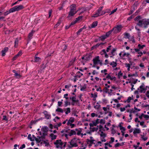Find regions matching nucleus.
Wrapping results in <instances>:
<instances>
[{
    "instance_id": "obj_1",
    "label": "nucleus",
    "mask_w": 149,
    "mask_h": 149,
    "mask_svg": "<svg viewBox=\"0 0 149 149\" xmlns=\"http://www.w3.org/2000/svg\"><path fill=\"white\" fill-rule=\"evenodd\" d=\"M76 5L75 4H73L70 5V11L68 13V15L67 18H70L71 17L73 16L77 12L76 10Z\"/></svg>"
},
{
    "instance_id": "obj_2",
    "label": "nucleus",
    "mask_w": 149,
    "mask_h": 149,
    "mask_svg": "<svg viewBox=\"0 0 149 149\" xmlns=\"http://www.w3.org/2000/svg\"><path fill=\"white\" fill-rule=\"evenodd\" d=\"M149 19H143L139 21L138 22L136 23V25L139 27H142L143 25L144 28H146L147 27V26L149 25Z\"/></svg>"
},
{
    "instance_id": "obj_3",
    "label": "nucleus",
    "mask_w": 149,
    "mask_h": 149,
    "mask_svg": "<svg viewBox=\"0 0 149 149\" xmlns=\"http://www.w3.org/2000/svg\"><path fill=\"white\" fill-rule=\"evenodd\" d=\"M12 8L14 12H15L22 10L24 8V7L22 5H20L18 6H15Z\"/></svg>"
},
{
    "instance_id": "obj_4",
    "label": "nucleus",
    "mask_w": 149,
    "mask_h": 149,
    "mask_svg": "<svg viewBox=\"0 0 149 149\" xmlns=\"http://www.w3.org/2000/svg\"><path fill=\"white\" fill-rule=\"evenodd\" d=\"M99 58L100 57L99 56H95L93 60V63H94L95 64H97L99 62H100Z\"/></svg>"
},
{
    "instance_id": "obj_5",
    "label": "nucleus",
    "mask_w": 149,
    "mask_h": 149,
    "mask_svg": "<svg viewBox=\"0 0 149 149\" xmlns=\"http://www.w3.org/2000/svg\"><path fill=\"white\" fill-rule=\"evenodd\" d=\"M95 140L94 139H91V140H89V139H87L86 140V142L88 144L89 143V142L90 143V144L88 145V146L89 147H91L92 146V144H95V143H94V141H95Z\"/></svg>"
},
{
    "instance_id": "obj_6",
    "label": "nucleus",
    "mask_w": 149,
    "mask_h": 149,
    "mask_svg": "<svg viewBox=\"0 0 149 149\" xmlns=\"http://www.w3.org/2000/svg\"><path fill=\"white\" fill-rule=\"evenodd\" d=\"M85 58L84 61H85V62H86L87 61L90 60L92 58V55L91 53L87 54L85 55Z\"/></svg>"
},
{
    "instance_id": "obj_7",
    "label": "nucleus",
    "mask_w": 149,
    "mask_h": 149,
    "mask_svg": "<svg viewBox=\"0 0 149 149\" xmlns=\"http://www.w3.org/2000/svg\"><path fill=\"white\" fill-rule=\"evenodd\" d=\"M43 113L45 115V117L47 119H49L51 118V115L49 114H48L47 111H44L43 112Z\"/></svg>"
},
{
    "instance_id": "obj_8",
    "label": "nucleus",
    "mask_w": 149,
    "mask_h": 149,
    "mask_svg": "<svg viewBox=\"0 0 149 149\" xmlns=\"http://www.w3.org/2000/svg\"><path fill=\"white\" fill-rule=\"evenodd\" d=\"M8 50V48L7 47H6L4 48L3 50L1 51L2 56H4L6 55V53L7 52Z\"/></svg>"
},
{
    "instance_id": "obj_9",
    "label": "nucleus",
    "mask_w": 149,
    "mask_h": 149,
    "mask_svg": "<svg viewBox=\"0 0 149 149\" xmlns=\"http://www.w3.org/2000/svg\"><path fill=\"white\" fill-rule=\"evenodd\" d=\"M117 60H116V61L114 62L113 61L112 62H111L110 64L111 65L113 68H115L116 67L117 65Z\"/></svg>"
},
{
    "instance_id": "obj_10",
    "label": "nucleus",
    "mask_w": 149,
    "mask_h": 149,
    "mask_svg": "<svg viewBox=\"0 0 149 149\" xmlns=\"http://www.w3.org/2000/svg\"><path fill=\"white\" fill-rule=\"evenodd\" d=\"M41 130L44 133H46L49 130V129L47 126H45L42 127Z\"/></svg>"
},
{
    "instance_id": "obj_11",
    "label": "nucleus",
    "mask_w": 149,
    "mask_h": 149,
    "mask_svg": "<svg viewBox=\"0 0 149 149\" xmlns=\"http://www.w3.org/2000/svg\"><path fill=\"white\" fill-rule=\"evenodd\" d=\"M13 12H14V11L13 10V8H12L10 9L8 11H7L6 12H5L4 15L5 16Z\"/></svg>"
},
{
    "instance_id": "obj_12",
    "label": "nucleus",
    "mask_w": 149,
    "mask_h": 149,
    "mask_svg": "<svg viewBox=\"0 0 149 149\" xmlns=\"http://www.w3.org/2000/svg\"><path fill=\"white\" fill-rule=\"evenodd\" d=\"M141 132V130L140 129L138 128H135L134 130L133 133L134 134H136L137 133H140Z\"/></svg>"
},
{
    "instance_id": "obj_13",
    "label": "nucleus",
    "mask_w": 149,
    "mask_h": 149,
    "mask_svg": "<svg viewBox=\"0 0 149 149\" xmlns=\"http://www.w3.org/2000/svg\"><path fill=\"white\" fill-rule=\"evenodd\" d=\"M139 88L141 89L140 91L141 93H143L144 91V92H143V93H144L146 90H147L146 88H145L144 86L143 87L142 86H140Z\"/></svg>"
},
{
    "instance_id": "obj_14",
    "label": "nucleus",
    "mask_w": 149,
    "mask_h": 149,
    "mask_svg": "<svg viewBox=\"0 0 149 149\" xmlns=\"http://www.w3.org/2000/svg\"><path fill=\"white\" fill-rule=\"evenodd\" d=\"M76 134V132L74 130H71L69 134L68 135L70 136H71L72 135H75Z\"/></svg>"
},
{
    "instance_id": "obj_15",
    "label": "nucleus",
    "mask_w": 149,
    "mask_h": 149,
    "mask_svg": "<svg viewBox=\"0 0 149 149\" xmlns=\"http://www.w3.org/2000/svg\"><path fill=\"white\" fill-rule=\"evenodd\" d=\"M98 22L96 21L93 22L91 24V28H95V26H97V24Z\"/></svg>"
},
{
    "instance_id": "obj_16",
    "label": "nucleus",
    "mask_w": 149,
    "mask_h": 149,
    "mask_svg": "<svg viewBox=\"0 0 149 149\" xmlns=\"http://www.w3.org/2000/svg\"><path fill=\"white\" fill-rule=\"evenodd\" d=\"M61 18H59L58 21L57 22V23L54 26V28H57L58 26L60 24V23L61 22Z\"/></svg>"
},
{
    "instance_id": "obj_17",
    "label": "nucleus",
    "mask_w": 149,
    "mask_h": 149,
    "mask_svg": "<svg viewBox=\"0 0 149 149\" xmlns=\"http://www.w3.org/2000/svg\"><path fill=\"white\" fill-rule=\"evenodd\" d=\"M50 136L51 137V139L52 140H54L56 139L57 137V136L56 135H54L52 133L50 134Z\"/></svg>"
},
{
    "instance_id": "obj_18",
    "label": "nucleus",
    "mask_w": 149,
    "mask_h": 149,
    "mask_svg": "<svg viewBox=\"0 0 149 149\" xmlns=\"http://www.w3.org/2000/svg\"><path fill=\"white\" fill-rule=\"evenodd\" d=\"M2 120L5 121L7 123L8 121V118L6 116L4 115L3 116Z\"/></svg>"
},
{
    "instance_id": "obj_19",
    "label": "nucleus",
    "mask_w": 149,
    "mask_h": 149,
    "mask_svg": "<svg viewBox=\"0 0 149 149\" xmlns=\"http://www.w3.org/2000/svg\"><path fill=\"white\" fill-rule=\"evenodd\" d=\"M107 37L105 36V35H103L99 37V40H101L103 41Z\"/></svg>"
},
{
    "instance_id": "obj_20",
    "label": "nucleus",
    "mask_w": 149,
    "mask_h": 149,
    "mask_svg": "<svg viewBox=\"0 0 149 149\" xmlns=\"http://www.w3.org/2000/svg\"><path fill=\"white\" fill-rule=\"evenodd\" d=\"M32 137L35 139L37 143H39L42 141L41 139H38L33 135H32Z\"/></svg>"
},
{
    "instance_id": "obj_21",
    "label": "nucleus",
    "mask_w": 149,
    "mask_h": 149,
    "mask_svg": "<svg viewBox=\"0 0 149 149\" xmlns=\"http://www.w3.org/2000/svg\"><path fill=\"white\" fill-rule=\"evenodd\" d=\"M34 62H38L39 61L41 60V58L39 57H38L35 56L34 58Z\"/></svg>"
},
{
    "instance_id": "obj_22",
    "label": "nucleus",
    "mask_w": 149,
    "mask_h": 149,
    "mask_svg": "<svg viewBox=\"0 0 149 149\" xmlns=\"http://www.w3.org/2000/svg\"><path fill=\"white\" fill-rule=\"evenodd\" d=\"M116 27L117 29V30H118V32H120L122 28V26L121 25H118Z\"/></svg>"
},
{
    "instance_id": "obj_23",
    "label": "nucleus",
    "mask_w": 149,
    "mask_h": 149,
    "mask_svg": "<svg viewBox=\"0 0 149 149\" xmlns=\"http://www.w3.org/2000/svg\"><path fill=\"white\" fill-rule=\"evenodd\" d=\"M35 32V31H31L29 33L28 35V38L30 39L33 36V33Z\"/></svg>"
},
{
    "instance_id": "obj_24",
    "label": "nucleus",
    "mask_w": 149,
    "mask_h": 149,
    "mask_svg": "<svg viewBox=\"0 0 149 149\" xmlns=\"http://www.w3.org/2000/svg\"><path fill=\"white\" fill-rule=\"evenodd\" d=\"M142 18V17L140 15L137 16L134 19L135 21H136L138 22L139 19H141Z\"/></svg>"
},
{
    "instance_id": "obj_25",
    "label": "nucleus",
    "mask_w": 149,
    "mask_h": 149,
    "mask_svg": "<svg viewBox=\"0 0 149 149\" xmlns=\"http://www.w3.org/2000/svg\"><path fill=\"white\" fill-rule=\"evenodd\" d=\"M18 38H17L15 40V47H17L18 45Z\"/></svg>"
},
{
    "instance_id": "obj_26",
    "label": "nucleus",
    "mask_w": 149,
    "mask_h": 149,
    "mask_svg": "<svg viewBox=\"0 0 149 149\" xmlns=\"http://www.w3.org/2000/svg\"><path fill=\"white\" fill-rule=\"evenodd\" d=\"M93 124L90 123L89 124V125L91 127H93L94 126H96L97 125V123L94 121H92Z\"/></svg>"
},
{
    "instance_id": "obj_27",
    "label": "nucleus",
    "mask_w": 149,
    "mask_h": 149,
    "mask_svg": "<svg viewBox=\"0 0 149 149\" xmlns=\"http://www.w3.org/2000/svg\"><path fill=\"white\" fill-rule=\"evenodd\" d=\"M112 32V30H111L106 33L105 36L107 38L109 37V35Z\"/></svg>"
},
{
    "instance_id": "obj_28",
    "label": "nucleus",
    "mask_w": 149,
    "mask_h": 149,
    "mask_svg": "<svg viewBox=\"0 0 149 149\" xmlns=\"http://www.w3.org/2000/svg\"><path fill=\"white\" fill-rule=\"evenodd\" d=\"M133 76L136 77H137L138 76V75L137 74V72H136L135 73V74H129L128 75V76L129 77H132Z\"/></svg>"
},
{
    "instance_id": "obj_29",
    "label": "nucleus",
    "mask_w": 149,
    "mask_h": 149,
    "mask_svg": "<svg viewBox=\"0 0 149 149\" xmlns=\"http://www.w3.org/2000/svg\"><path fill=\"white\" fill-rule=\"evenodd\" d=\"M100 105L99 104L98 102L97 103V105L96 106H95L94 107L95 109H99L100 108Z\"/></svg>"
},
{
    "instance_id": "obj_30",
    "label": "nucleus",
    "mask_w": 149,
    "mask_h": 149,
    "mask_svg": "<svg viewBox=\"0 0 149 149\" xmlns=\"http://www.w3.org/2000/svg\"><path fill=\"white\" fill-rule=\"evenodd\" d=\"M14 75L16 78L18 79L22 77L21 75H20L19 74H18L17 73L15 74Z\"/></svg>"
},
{
    "instance_id": "obj_31",
    "label": "nucleus",
    "mask_w": 149,
    "mask_h": 149,
    "mask_svg": "<svg viewBox=\"0 0 149 149\" xmlns=\"http://www.w3.org/2000/svg\"><path fill=\"white\" fill-rule=\"evenodd\" d=\"M56 112H58L61 113H63V110L61 108H58L56 110Z\"/></svg>"
},
{
    "instance_id": "obj_32",
    "label": "nucleus",
    "mask_w": 149,
    "mask_h": 149,
    "mask_svg": "<svg viewBox=\"0 0 149 149\" xmlns=\"http://www.w3.org/2000/svg\"><path fill=\"white\" fill-rule=\"evenodd\" d=\"M133 98H132L131 97H129L125 101V102H127L128 103H129L130 100H133Z\"/></svg>"
},
{
    "instance_id": "obj_33",
    "label": "nucleus",
    "mask_w": 149,
    "mask_h": 149,
    "mask_svg": "<svg viewBox=\"0 0 149 149\" xmlns=\"http://www.w3.org/2000/svg\"><path fill=\"white\" fill-rule=\"evenodd\" d=\"M125 35V38H128L129 39V37H130V34L128 33H125L124 34Z\"/></svg>"
},
{
    "instance_id": "obj_34",
    "label": "nucleus",
    "mask_w": 149,
    "mask_h": 149,
    "mask_svg": "<svg viewBox=\"0 0 149 149\" xmlns=\"http://www.w3.org/2000/svg\"><path fill=\"white\" fill-rule=\"evenodd\" d=\"M92 97H93V98H96L97 97V93L96 92H95L94 93V94H93L92 93L91 94Z\"/></svg>"
},
{
    "instance_id": "obj_35",
    "label": "nucleus",
    "mask_w": 149,
    "mask_h": 149,
    "mask_svg": "<svg viewBox=\"0 0 149 149\" xmlns=\"http://www.w3.org/2000/svg\"><path fill=\"white\" fill-rule=\"evenodd\" d=\"M138 46L139 49H142L144 47H145V45H141L140 44H139L138 45Z\"/></svg>"
},
{
    "instance_id": "obj_36",
    "label": "nucleus",
    "mask_w": 149,
    "mask_h": 149,
    "mask_svg": "<svg viewBox=\"0 0 149 149\" xmlns=\"http://www.w3.org/2000/svg\"><path fill=\"white\" fill-rule=\"evenodd\" d=\"M117 29H116V27H114L113 29H112L111 30H112V32L113 31L114 33H117L118 32H119L118 31Z\"/></svg>"
},
{
    "instance_id": "obj_37",
    "label": "nucleus",
    "mask_w": 149,
    "mask_h": 149,
    "mask_svg": "<svg viewBox=\"0 0 149 149\" xmlns=\"http://www.w3.org/2000/svg\"><path fill=\"white\" fill-rule=\"evenodd\" d=\"M116 48H113V49L111 52V53L112 54L113 56H114L115 55L114 53L116 51Z\"/></svg>"
},
{
    "instance_id": "obj_38",
    "label": "nucleus",
    "mask_w": 149,
    "mask_h": 149,
    "mask_svg": "<svg viewBox=\"0 0 149 149\" xmlns=\"http://www.w3.org/2000/svg\"><path fill=\"white\" fill-rule=\"evenodd\" d=\"M109 90V89H108V88H107V87H105L103 89V90L102 91H104V92L107 93L108 92Z\"/></svg>"
},
{
    "instance_id": "obj_39",
    "label": "nucleus",
    "mask_w": 149,
    "mask_h": 149,
    "mask_svg": "<svg viewBox=\"0 0 149 149\" xmlns=\"http://www.w3.org/2000/svg\"><path fill=\"white\" fill-rule=\"evenodd\" d=\"M86 88V85L85 84L83 87H81L80 90L81 91H84Z\"/></svg>"
},
{
    "instance_id": "obj_40",
    "label": "nucleus",
    "mask_w": 149,
    "mask_h": 149,
    "mask_svg": "<svg viewBox=\"0 0 149 149\" xmlns=\"http://www.w3.org/2000/svg\"><path fill=\"white\" fill-rule=\"evenodd\" d=\"M66 110L67 111L65 112L66 114H68L71 112L70 109V108H67L66 109Z\"/></svg>"
},
{
    "instance_id": "obj_41",
    "label": "nucleus",
    "mask_w": 149,
    "mask_h": 149,
    "mask_svg": "<svg viewBox=\"0 0 149 149\" xmlns=\"http://www.w3.org/2000/svg\"><path fill=\"white\" fill-rule=\"evenodd\" d=\"M68 121L71 123H73L74 122V118L73 117H71L68 120Z\"/></svg>"
},
{
    "instance_id": "obj_42",
    "label": "nucleus",
    "mask_w": 149,
    "mask_h": 149,
    "mask_svg": "<svg viewBox=\"0 0 149 149\" xmlns=\"http://www.w3.org/2000/svg\"><path fill=\"white\" fill-rule=\"evenodd\" d=\"M28 139H30L31 141H34V139H33L31 137V134H29L28 135Z\"/></svg>"
},
{
    "instance_id": "obj_43",
    "label": "nucleus",
    "mask_w": 149,
    "mask_h": 149,
    "mask_svg": "<svg viewBox=\"0 0 149 149\" xmlns=\"http://www.w3.org/2000/svg\"><path fill=\"white\" fill-rule=\"evenodd\" d=\"M65 107H67L68 105H70V102H68L67 100L65 102Z\"/></svg>"
},
{
    "instance_id": "obj_44",
    "label": "nucleus",
    "mask_w": 149,
    "mask_h": 149,
    "mask_svg": "<svg viewBox=\"0 0 149 149\" xmlns=\"http://www.w3.org/2000/svg\"><path fill=\"white\" fill-rule=\"evenodd\" d=\"M134 17V16L133 15H131L128 18L127 20L129 21H130L131 19Z\"/></svg>"
},
{
    "instance_id": "obj_45",
    "label": "nucleus",
    "mask_w": 149,
    "mask_h": 149,
    "mask_svg": "<svg viewBox=\"0 0 149 149\" xmlns=\"http://www.w3.org/2000/svg\"><path fill=\"white\" fill-rule=\"evenodd\" d=\"M83 17L82 16H79L76 19L75 21L77 22L78 21H79L80 19H81Z\"/></svg>"
},
{
    "instance_id": "obj_46",
    "label": "nucleus",
    "mask_w": 149,
    "mask_h": 149,
    "mask_svg": "<svg viewBox=\"0 0 149 149\" xmlns=\"http://www.w3.org/2000/svg\"><path fill=\"white\" fill-rule=\"evenodd\" d=\"M97 127H98V125L97 126ZM98 130V127H93L92 128V130H91V131L92 132H94V131H97Z\"/></svg>"
},
{
    "instance_id": "obj_47",
    "label": "nucleus",
    "mask_w": 149,
    "mask_h": 149,
    "mask_svg": "<svg viewBox=\"0 0 149 149\" xmlns=\"http://www.w3.org/2000/svg\"><path fill=\"white\" fill-rule=\"evenodd\" d=\"M100 136L102 137L103 139H104V138L107 136V134L104 133L103 134H100Z\"/></svg>"
},
{
    "instance_id": "obj_48",
    "label": "nucleus",
    "mask_w": 149,
    "mask_h": 149,
    "mask_svg": "<svg viewBox=\"0 0 149 149\" xmlns=\"http://www.w3.org/2000/svg\"><path fill=\"white\" fill-rule=\"evenodd\" d=\"M47 135V134H45V133H43V134L41 136V139H44L45 138V136Z\"/></svg>"
},
{
    "instance_id": "obj_49",
    "label": "nucleus",
    "mask_w": 149,
    "mask_h": 149,
    "mask_svg": "<svg viewBox=\"0 0 149 149\" xmlns=\"http://www.w3.org/2000/svg\"><path fill=\"white\" fill-rule=\"evenodd\" d=\"M39 119L36 120H31V125H32L33 124H35L36 122Z\"/></svg>"
},
{
    "instance_id": "obj_50",
    "label": "nucleus",
    "mask_w": 149,
    "mask_h": 149,
    "mask_svg": "<svg viewBox=\"0 0 149 149\" xmlns=\"http://www.w3.org/2000/svg\"><path fill=\"white\" fill-rule=\"evenodd\" d=\"M70 130V129H68V130H65V129L63 130H62V131H61V133H63L65 132L68 133V131Z\"/></svg>"
},
{
    "instance_id": "obj_51",
    "label": "nucleus",
    "mask_w": 149,
    "mask_h": 149,
    "mask_svg": "<svg viewBox=\"0 0 149 149\" xmlns=\"http://www.w3.org/2000/svg\"><path fill=\"white\" fill-rule=\"evenodd\" d=\"M99 14H98L97 12L96 13L93 15V16H92L93 17H97L98 16H100L99 15Z\"/></svg>"
},
{
    "instance_id": "obj_52",
    "label": "nucleus",
    "mask_w": 149,
    "mask_h": 149,
    "mask_svg": "<svg viewBox=\"0 0 149 149\" xmlns=\"http://www.w3.org/2000/svg\"><path fill=\"white\" fill-rule=\"evenodd\" d=\"M111 47H112V46L110 45V46H109L108 47H107V50H106V52H109V51L111 49Z\"/></svg>"
},
{
    "instance_id": "obj_53",
    "label": "nucleus",
    "mask_w": 149,
    "mask_h": 149,
    "mask_svg": "<svg viewBox=\"0 0 149 149\" xmlns=\"http://www.w3.org/2000/svg\"><path fill=\"white\" fill-rule=\"evenodd\" d=\"M123 74L121 72V71H120L118 73V77L119 78H120V77L122 76Z\"/></svg>"
},
{
    "instance_id": "obj_54",
    "label": "nucleus",
    "mask_w": 149,
    "mask_h": 149,
    "mask_svg": "<svg viewBox=\"0 0 149 149\" xmlns=\"http://www.w3.org/2000/svg\"><path fill=\"white\" fill-rule=\"evenodd\" d=\"M117 10V8H116L115 9H114L113 10H112L111 11V13L109 14V15H110L113 14V13H114L115 12H116V11Z\"/></svg>"
},
{
    "instance_id": "obj_55",
    "label": "nucleus",
    "mask_w": 149,
    "mask_h": 149,
    "mask_svg": "<svg viewBox=\"0 0 149 149\" xmlns=\"http://www.w3.org/2000/svg\"><path fill=\"white\" fill-rule=\"evenodd\" d=\"M136 2L134 3V4L132 6V7L133 8V9L132 10H133V11L134 12V10H135V9L136 8V6L135 5V4Z\"/></svg>"
},
{
    "instance_id": "obj_56",
    "label": "nucleus",
    "mask_w": 149,
    "mask_h": 149,
    "mask_svg": "<svg viewBox=\"0 0 149 149\" xmlns=\"http://www.w3.org/2000/svg\"><path fill=\"white\" fill-rule=\"evenodd\" d=\"M141 138H142V139L144 141H145L146 140L148 139V138L147 137H145V138H144L143 137V136H144V135H141Z\"/></svg>"
},
{
    "instance_id": "obj_57",
    "label": "nucleus",
    "mask_w": 149,
    "mask_h": 149,
    "mask_svg": "<svg viewBox=\"0 0 149 149\" xmlns=\"http://www.w3.org/2000/svg\"><path fill=\"white\" fill-rule=\"evenodd\" d=\"M74 63V62L72 60L70 61L69 63V66H70L71 65H73Z\"/></svg>"
},
{
    "instance_id": "obj_58",
    "label": "nucleus",
    "mask_w": 149,
    "mask_h": 149,
    "mask_svg": "<svg viewBox=\"0 0 149 149\" xmlns=\"http://www.w3.org/2000/svg\"><path fill=\"white\" fill-rule=\"evenodd\" d=\"M105 121L103 119H101L100 122V123L101 124H104L105 123Z\"/></svg>"
},
{
    "instance_id": "obj_59",
    "label": "nucleus",
    "mask_w": 149,
    "mask_h": 149,
    "mask_svg": "<svg viewBox=\"0 0 149 149\" xmlns=\"http://www.w3.org/2000/svg\"><path fill=\"white\" fill-rule=\"evenodd\" d=\"M43 142V143L44 144H45V146H47L49 145V143L48 142H46L45 141H44L43 140H42Z\"/></svg>"
},
{
    "instance_id": "obj_60",
    "label": "nucleus",
    "mask_w": 149,
    "mask_h": 149,
    "mask_svg": "<svg viewBox=\"0 0 149 149\" xmlns=\"http://www.w3.org/2000/svg\"><path fill=\"white\" fill-rule=\"evenodd\" d=\"M138 122L140 123V124L141 126L143 125L144 123V122L143 121H142V122H140V121H138Z\"/></svg>"
},
{
    "instance_id": "obj_61",
    "label": "nucleus",
    "mask_w": 149,
    "mask_h": 149,
    "mask_svg": "<svg viewBox=\"0 0 149 149\" xmlns=\"http://www.w3.org/2000/svg\"><path fill=\"white\" fill-rule=\"evenodd\" d=\"M111 134H114L116 133V132L115 130H114V129L113 128L111 129Z\"/></svg>"
},
{
    "instance_id": "obj_62",
    "label": "nucleus",
    "mask_w": 149,
    "mask_h": 149,
    "mask_svg": "<svg viewBox=\"0 0 149 149\" xmlns=\"http://www.w3.org/2000/svg\"><path fill=\"white\" fill-rule=\"evenodd\" d=\"M132 65V64H131V65L129 63H126L125 64V66L127 68H130L131 65Z\"/></svg>"
},
{
    "instance_id": "obj_63",
    "label": "nucleus",
    "mask_w": 149,
    "mask_h": 149,
    "mask_svg": "<svg viewBox=\"0 0 149 149\" xmlns=\"http://www.w3.org/2000/svg\"><path fill=\"white\" fill-rule=\"evenodd\" d=\"M119 146H120V143H117L114 146V147L115 148H117Z\"/></svg>"
},
{
    "instance_id": "obj_64",
    "label": "nucleus",
    "mask_w": 149,
    "mask_h": 149,
    "mask_svg": "<svg viewBox=\"0 0 149 149\" xmlns=\"http://www.w3.org/2000/svg\"><path fill=\"white\" fill-rule=\"evenodd\" d=\"M25 147V145L24 144H22L21 146L19 148V149H23Z\"/></svg>"
}]
</instances>
